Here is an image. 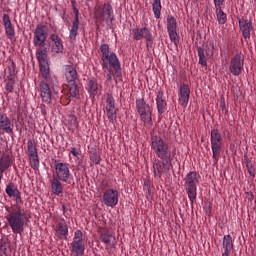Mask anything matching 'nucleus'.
<instances>
[{"mask_svg":"<svg viewBox=\"0 0 256 256\" xmlns=\"http://www.w3.org/2000/svg\"><path fill=\"white\" fill-rule=\"evenodd\" d=\"M61 221L63 222H59L56 225V235L59 239H67V235H69V226H67V223L65 222L64 218H62Z\"/></svg>","mask_w":256,"mask_h":256,"instance_id":"26","label":"nucleus"},{"mask_svg":"<svg viewBox=\"0 0 256 256\" xmlns=\"http://www.w3.org/2000/svg\"><path fill=\"white\" fill-rule=\"evenodd\" d=\"M167 31L170 38V41L174 45H179V34L177 33V19L173 16L167 17Z\"/></svg>","mask_w":256,"mask_h":256,"instance_id":"14","label":"nucleus"},{"mask_svg":"<svg viewBox=\"0 0 256 256\" xmlns=\"http://www.w3.org/2000/svg\"><path fill=\"white\" fill-rule=\"evenodd\" d=\"M73 241H83V232L81 230H76L74 232Z\"/></svg>","mask_w":256,"mask_h":256,"instance_id":"44","label":"nucleus"},{"mask_svg":"<svg viewBox=\"0 0 256 256\" xmlns=\"http://www.w3.org/2000/svg\"><path fill=\"white\" fill-rule=\"evenodd\" d=\"M97 91H99V84L96 80H89L88 81V92L90 95H96Z\"/></svg>","mask_w":256,"mask_h":256,"instance_id":"35","label":"nucleus"},{"mask_svg":"<svg viewBox=\"0 0 256 256\" xmlns=\"http://www.w3.org/2000/svg\"><path fill=\"white\" fill-rule=\"evenodd\" d=\"M209 47H211V49L208 48L206 50V54H205V50H203V48H201V47L197 48L198 57H199V65H202V67H207V57H213V51L215 50V43L213 41H210Z\"/></svg>","mask_w":256,"mask_h":256,"instance_id":"16","label":"nucleus"},{"mask_svg":"<svg viewBox=\"0 0 256 256\" xmlns=\"http://www.w3.org/2000/svg\"><path fill=\"white\" fill-rule=\"evenodd\" d=\"M0 171H7L11 167V154L5 151L0 152Z\"/></svg>","mask_w":256,"mask_h":256,"instance_id":"28","label":"nucleus"},{"mask_svg":"<svg viewBox=\"0 0 256 256\" xmlns=\"http://www.w3.org/2000/svg\"><path fill=\"white\" fill-rule=\"evenodd\" d=\"M132 33L135 41H141V39H146L149 42L153 41V34H151V30L147 27L134 28Z\"/></svg>","mask_w":256,"mask_h":256,"instance_id":"17","label":"nucleus"},{"mask_svg":"<svg viewBox=\"0 0 256 256\" xmlns=\"http://www.w3.org/2000/svg\"><path fill=\"white\" fill-rule=\"evenodd\" d=\"M106 115L109 121L113 123L117 119V110L115 108H106Z\"/></svg>","mask_w":256,"mask_h":256,"instance_id":"38","label":"nucleus"},{"mask_svg":"<svg viewBox=\"0 0 256 256\" xmlns=\"http://www.w3.org/2000/svg\"><path fill=\"white\" fill-rule=\"evenodd\" d=\"M27 151H28V157H31L33 155H39L37 152V144L35 143V140L30 139L27 142Z\"/></svg>","mask_w":256,"mask_h":256,"instance_id":"33","label":"nucleus"},{"mask_svg":"<svg viewBox=\"0 0 256 256\" xmlns=\"http://www.w3.org/2000/svg\"><path fill=\"white\" fill-rule=\"evenodd\" d=\"M0 131H4V133H8V135L13 133V124H11V119H9L7 114L3 112H0Z\"/></svg>","mask_w":256,"mask_h":256,"instance_id":"24","label":"nucleus"},{"mask_svg":"<svg viewBox=\"0 0 256 256\" xmlns=\"http://www.w3.org/2000/svg\"><path fill=\"white\" fill-rule=\"evenodd\" d=\"M50 40L52 41V53H55L56 55H63V40L59 35L53 33L50 35Z\"/></svg>","mask_w":256,"mask_h":256,"instance_id":"22","label":"nucleus"},{"mask_svg":"<svg viewBox=\"0 0 256 256\" xmlns=\"http://www.w3.org/2000/svg\"><path fill=\"white\" fill-rule=\"evenodd\" d=\"M17 71V65L15 64V61H10L8 64V73L9 77H15V73Z\"/></svg>","mask_w":256,"mask_h":256,"instance_id":"41","label":"nucleus"},{"mask_svg":"<svg viewBox=\"0 0 256 256\" xmlns=\"http://www.w3.org/2000/svg\"><path fill=\"white\" fill-rule=\"evenodd\" d=\"M6 91H8V93H13L14 89H15V78L9 76L8 77V81L6 82V86H5Z\"/></svg>","mask_w":256,"mask_h":256,"instance_id":"37","label":"nucleus"},{"mask_svg":"<svg viewBox=\"0 0 256 256\" xmlns=\"http://www.w3.org/2000/svg\"><path fill=\"white\" fill-rule=\"evenodd\" d=\"M163 90H158L157 97H156V105H157V111L159 115H163L165 111H167V102L164 98Z\"/></svg>","mask_w":256,"mask_h":256,"instance_id":"25","label":"nucleus"},{"mask_svg":"<svg viewBox=\"0 0 256 256\" xmlns=\"http://www.w3.org/2000/svg\"><path fill=\"white\" fill-rule=\"evenodd\" d=\"M5 171H0V180H2L3 179V173H4Z\"/></svg>","mask_w":256,"mask_h":256,"instance_id":"50","label":"nucleus"},{"mask_svg":"<svg viewBox=\"0 0 256 256\" xmlns=\"http://www.w3.org/2000/svg\"><path fill=\"white\" fill-rule=\"evenodd\" d=\"M216 18L219 25H225L227 23V14L223 11V8H215Z\"/></svg>","mask_w":256,"mask_h":256,"instance_id":"32","label":"nucleus"},{"mask_svg":"<svg viewBox=\"0 0 256 256\" xmlns=\"http://www.w3.org/2000/svg\"><path fill=\"white\" fill-rule=\"evenodd\" d=\"M106 109H115V99L111 94H107Z\"/></svg>","mask_w":256,"mask_h":256,"instance_id":"40","label":"nucleus"},{"mask_svg":"<svg viewBox=\"0 0 256 256\" xmlns=\"http://www.w3.org/2000/svg\"><path fill=\"white\" fill-rule=\"evenodd\" d=\"M245 65V56L243 53H236L230 60L229 71L235 77H239L243 73V67Z\"/></svg>","mask_w":256,"mask_h":256,"instance_id":"10","label":"nucleus"},{"mask_svg":"<svg viewBox=\"0 0 256 256\" xmlns=\"http://www.w3.org/2000/svg\"><path fill=\"white\" fill-rule=\"evenodd\" d=\"M2 22L6 37L10 40L15 39V27L13 26V23H11L9 14H3Z\"/></svg>","mask_w":256,"mask_h":256,"instance_id":"20","label":"nucleus"},{"mask_svg":"<svg viewBox=\"0 0 256 256\" xmlns=\"http://www.w3.org/2000/svg\"><path fill=\"white\" fill-rule=\"evenodd\" d=\"M71 253L75 256L85 255V242L83 240H73L71 242Z\"/></svg>","mask_w":256,"mask_h":256,"instance_id":"27","label":"nucleus"},{"mask_svg":"<svg viewBox=\"0 0 256 256\" xmlns=\"http://www.w3.org/2000/svg\"><path fill=\"white\" fill-rule=\"evenodd\" d=\"M103 201L106 207H116L119 203V192L114 189H108L103 194Z\"/></svg>","mask_w":256,"mask_h":256,"instance_id":"15","label":"nucleus"},{"mask_svg":"<svg viewBox=\"0 0 256 256\" xmlns=\"http://www.w3.org/2000/svg\"><path fill=\"white\" fill-rule=\"evenodd\" d=\"M50 184L53 195H61L63 193V183H61V179L57 178V176H53Z\"/></svg>","mask_w":256,"mask_h":256,"instance_id":"30","label":"nucleus"},{"mask_svg":"<svg viewBox=\"0 0 256 256\" xmlns=\"http://www.w3.org/2000/svg\"><path fill=\"white\" fill-rule=\"evenodd\" d=\"M100 241H102L103 244L106 245V249H109V247H115V244L117 241L115 240V236L106 229H100Z\"/></svg>","mask_w":256,"mask_h":256,"instance_id":"21","label":"nucleus"},{"mask_svg":"<svg viewBox=\"0 0 256 256\" xmlns=\"http://www.w3.org/2000/svg\"><path fill=\"white\" fill-rule=\"evenodd\" d=\"M90 160L92 163H94V165H99V163H101V156L97 154V151H94L90 154Z\"/></svg>","mask_w":256,"mask_h":256,"instance_id":"42","label":"nucleus"},{"mask_svg":"<svg viewBox=\"0 0 256 256\" xmlns=\"http://www.w3.org/2000/svg\"><path fill=\"white\" fill-rule=\"evenodd\" d=\"M100 53L102 69L112 68L115 71V76L121 77V62L117 54L111 51L109 44H101Z\"/></svg>","mask_w":256,"mask_h":256,"instance_id":"3","label":"nucleus"},{"mask_svg":"<svg viewBox=\"0 0 256 256\" xmlns=\"http://www.w3.org/2000/svg\"><path fill=\"white\" fill-rule=\"evenodd\" d=\"M223 249L224 253H222V256H231V251H233V238L231 235H225L223 237Z\"/></svg>","mask_w":256,"mask_h":256,"instance_id":"29","label":"nucleus"},{"mask_svg":"<svg viewBox=\"0 0 256 256\" xmlns=\"http://www.w3.org/2000/svg\"><path fill=\"white\" fill-rule=\"evenodd\" d=\"M51 76L49 81L42 80L39 84L40 89V96L43 101V103H46L47 105H51V101L53 98V92L51 91Z\"/></svg>","mask_w":256,"mask_h":256,"instance_id":"12","label":"nucleus"},{"mask_svg":"<svg viewBox=\"0 0 256 256\" xmlns=\"http://www.w3.org/2000/svg\"><path fill=\"white\" fill-rule=\"evenodd\" d=\"M62 20L64 21V23H67V19H65V14L62 15Z\"/></svg>","mask_w":256,"mask_h":256,"instance_id":"49","label":"nucleus"},{"mask_svg":"<svg viewBox=\"0 0 256 256\" xmlns=\"http://www.w3.org/2000/svg\"><path fill=\"white\" fill-rule=\"evenodd\" d=\"M70 3L72 5L75 18L69 31V39L75 41V39H77V35H79V8H77V0H70Z\"/></svg>","mask_w":256,"mask_h":256,"instance_id":"13","label":"nucleus"},{"mask_svg":"<svg viewBox=\"0 0 256 256\" xmlns=\"http://www.w3.org/2000/svg\"><path fill=\"white\" fill-rule=\"evenodd\" d=\"M199 177L197 172H189L184 178V187L191 203L197 201V185H199Z\"/></svg>","mask_w":256,"mask_h":256,"instance_id":"4","label":"nucleus"},{"mask_svg":"<svg viewBox=\"0 0 256 256\" xmlns=\"http://www.w3.org/2000/svg\"><path fill=\"white\" fill-rule=\"evenodd\" d=\"M215 9H222L223 4L225 3V0H213Z\"/></svg>","mask_w":256,"mask_h":256,"instance_id":"46","label":"nucleus"},{"mask_svg":"<svg viewBox=\"0 0 256 256\" xmlns=\"http://www.w3.org/2000/svg\"><path fill=\"white\" fill-rule=\"evenodd\" d=\"M108 74H107V81L111 82L114 79H117L118 77L115 75V71H113V68H107Z\"/></svg>","mask_w":256,"mask_h":256,"instance_id":"43","label":"nucleus"},{"mask_svg":"<svg viewBox=\"0 0 256 256\" xmlns=\"http://www.w3.org/2000/svg\"><path fill=\"white\" fill-rule=\"evenodd\" d=\"M5 193L10 197V199L14 198L16 202V204L11 208L6 207L7 214L5 215V219L14 235H23V233H25V226L29 221V217H27L25 209L21 206L23 205L21 192L14 183L10 182L6 185Z\"/></svg>","mask_w":256,"mask_h":256,"instance_id":"1","label":"nucleus"},{"mask_svg":"<svg viewBox=\"0 0 256 256\" xmlns=\"http://www.w3.org/2000/svg\"><path fill=\"white\" fill-rule=\"evenodd\" d=\"M47 55V48H39L36 50V59L39 63L40 73L46 81L49 82L51 69L49 68V60Z\"/></svg>","mask_w":256,"mask_h":256,"instance_id":"6","label":"nucleus"},{"mask_svg":"<svg viewBox=\"0 0 256 256\" xmlns=\"http://www.w3.org/2000/svg\"><path fill=\"white\" fill-rule=\"evenodd\" d=\"M63 75L67 83H75L77 81V69L73 65H64L63 66Z\"/></svg>","mask_w":256,"mask_h":256,"instance_id":"23","label":"nucleus"},{"mask_svg":"<svg viewBox=\"0 0 256 256\" xmlns=\"http://www.w3.org/2000/svg\"><path fill=\"white\" fill-rule=\"evenodd\" d=\"M107 186L106 185H103L102 189H105Z\"/></svg>","mask_w":256,"mask_h":256,"instance_id":"51","label":"nucleus"},{"mask_svg":"<svg viewBox=\"0 0 256 256\" xmlns=\"http://www.w3.org/2000/svg\"><path fill=\"white\" fill-rule=\"evenodd\" d=\"M161 9H163V6L161 5V0H153L152 11L154 13L155 19L161 18Z\"/></svg>","mask_w":256,"mask_h":256,"instance_id":"31","label":"nucleus"},{"mask_svg":"<svg viewBox=\"0 0 256 256\" xmlns=\"http://www.w3.org/2000/svg\"><path fill=\"white\" fill-rule=\"evenodd\" d=\"M29 157V163H30V167H32V169L34 171H39V154H35L33 156H28Z\"/></svg>","mask_w":256,"mask_h":256,"instance_id":"34","label":"nucleus"},{"mask_svg":"<svg viewBox=\"0 0 256 256\" xmlns=\"http://www.w3.org/2000/svg\"><path fill=\"white\" fill-rule=\"evenodd\" d=\"M69 95H70V97H77V95H79V89H77L76 82H70Z\"/></svg>","mask_w":256,"mask_h":256,"instance_id":"39","label":"nucleus"},{"mask_svg":"<svg viewBox=\"0 0 256 256\" xmlns=\"http://www.w3.org/2000/svg\"><path fill=\"white\" fill-rule=\"evenodd\" d=\"M47 25H37L34 30L33 44L34 47H43L48 37Z\"/></svg>","mask_w":256,"mask_h":256,"instance_id":"11","label":"nucleus"},{"mask_svg":"<svg viewBox=\"0 0 256 256\" xmlns=\"http://www.w3.org/2000/svg\"><path fill=\"white\" fill-rule=\"evenodd\" d=\"M191 95V89L189 88V85L182 84L179 90L178 94V102L181 107L185 109L187 105H189V97Z\"/></svg>","mask_w":256,"mask_h":256,"instance_id":"18","label":"nucleus"},{"mask_svg":"<svg viewBox=\"0 0 256 256\" xmlns=\"http://www.w3.org/2000/svg\"><path fill=\"white\" fill-rule=\"evenodd\" d=\"M70 154L73 155V157H79V151H77V148L75 147L71 148Z\"/></svg>","mask_w":256,"mask_h":256,"instance_id":"47","label":"nucleus"},{"mask_svg":"<svg viewBox=\"0 0 256 256\" xmlns=\"http://www.w3.org/2000/svg\"><path fill=\"white\" fill-rule=\"evenodd\" d=\"M94 15L96 19H100L105 23H110L114 21L115 14L113 12V6L111 3H105L103 6H97L94 9Z\"/></svg>","mask_w":256,"mask_h":256,"instance_id":"8","label":"nucleus"},{"mask_svg":"<svg viewBox=\"0 0 256 256\" xmlns=\"http://www.w3.org/2000/svg\"><path fill=\"white\" fill-rule=\"evenodd\" d=\"M62 211H63V215L65 217H67V211H69V208H67V206H65V204L62 205Z\"/></svg>","mask_w":256,"mask_h":256,"instance_id":"48","label":"nucleus"},{"mask_svg":"<svg viewBox=\"0 0 256 256\" xmlns=\"http://www.w3.org/2000/svg\"><path fill=\"white\" fill-rule=\"evenodd\" d=\"M68 129L73 131V129H77L79 127V121L75 115L68 116Z\"/></svg>","mask_w":256,"mask_h":256,"instance_id":"36","label":"nucleus"},{"mask_svg":"<svg viewBox=\"0 0 256 256\" xmlns=\"http://www.w3.org/2000/svg\"><path fill=\"white\" fill-rule=\"evenodd\" d=\"M56 178L60 179L62 183H71L73 175H71V170L69 169L68 163H63L59 161L54 162Z\"/></svg>","mask_w":256,"mask_h":256,"instance_id":"9","label":"nucleus"},{"mask_svg":"<svg viewBox=\"0 0 256 256\" xmlns=\"http://www.w3.org/2000/svg\"><path fill=\"white\" fill-rule=\"evenodd\" d=\"M246 167L249 175L251 177H255V168L253 167V164H251L250 162H247Z\"/></svg>","mask_w":256,"mask_h":256,"instance_id":"45","label":"nucleus"},{"mask_svg":"<svg viewBox=\"0 0 256 256\" xmlns=\"http://www.w3.org/2000/svg\"><path fill=\"white\" fill-rule=\"evenodd\" d=\"M136 111L138 115H140V119L144 122V125H151V123H153L151 107L147 104L145 99H136Z\"/></svg>","mask_w":256,"mask_h":256,"instance_id":"7","label":"nucleus"},{"mask_svg":"<svg viewBox=\"0 0 256 256\" xmlns=\"http://www.w3.org/2000/svg\"><path fill=\"white\" fill-rule=\"evenodd\" d=\"M210 141L213 164L217 165L219 162V155H221V150L223 149V138L221 137V132H219V129L211 130Z\"/></svg>","mask_w":256,"mask_h":256,"instance_id":"5","label":"nucleus"},{"mask_svg":"<svg viewBox=\"0 0 256 256\" xmlns=\"http://www.w3.org/2000/svg\"><path fill=\"white\" fill-rule=\"evenodd\" d=\"M238 23L244 39H250L251 32L253 31V23L251 22V20H247L245 18H239Z\"/></svg>","mask_w":256,"mask_h":256,"instance_id":"19","label":"nucleus"},{"mask_svg":"<svg viewBox=\"0 0 256 256\" xmlns=\"http://www.w3.org/2000/svg\"><path fill=\"white\" fill-rule=\"evenodd\" d=\"M150 147L156 157H158L153 161L154 178L161 179L165 173H169L173 168L169 144L161 136H152Z\"/></svg>","mask_w":256,"mask_h":256,"instance_id":"2","label":"nucleus"}]
</instances>
